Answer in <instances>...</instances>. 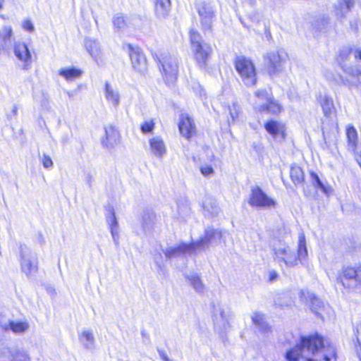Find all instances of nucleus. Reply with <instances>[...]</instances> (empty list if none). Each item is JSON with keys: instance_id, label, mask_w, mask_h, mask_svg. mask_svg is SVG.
Listing matches in <instances>:
<instances>
[{"instance_id": "a878e982", "label": "nucleus", "mask_w": 361, "mask_h": 361, "mask_svg": "<svg viewBox=\"0 0 361 361\" xmlns=\"http://www.w3.org/2000/svg\"><path fill=\"white\" fill-rule=\"evenodd\" d=\"M300 294L301 300H304L310 307L313 312L317 314L318 311L323 307L322 300L308 290H302Z\"/></svg>"}, {"instance_id": "58836bf2", "label": "nucleus", "mask_w": 361, "mask_h": 361, "mask_svg": "<svg viewBox=\"0 0 361 361\" xmlns=\"http://www.w3.org/2000/svg\"><path fill=\"white\" fill-rule=\"evenodd\" d=\"M191 286L198 293H203L204 290V286L200 278L196 274H191L187 276Z\"/></svg>"}, {"instance_id": "423d86ee", "label": "nucleus", "mask_w": 361, "mask_h": 361, "mask_svg": "<svg viewBox=\"0 0 361 361\" xmlns=\"http://www.w3.org/2000/svg\"><path fill=\"white\" fill-rule=\"evenodd\" d=\"M156 57L160 64L165 81L168 84L173 83L178 73V62L176 56L165 51L159 56L156 54Z\"/></svg>"}, {"instance_id": "de8ad7c7", "label": "nucleus", "mask_w": 361, "mask_h": 361, "mask_svg": "<svg viewBox=\"0 0 361 361\" xmlns=\"http://www.w3.org/2000/svg\"><path fill=\"white\" fill-rule=\"evenodd\" d=\"M39 159L42 162L44 168L47 169H51L53 167V161L51 157L46 154H43L39 156Z\"/></svg>"}, {"instance_id": "4d7b16f0", "label": "nucleus", "mask_w": 361, "mask_h": 361, "mask_svg": "<svg viewBox=\"0 0 361 361\" xmlns=\"http://www.w3.org/2000/svg\"><path fill=\"white\" fill-rule=\"evenodd\" d=\"M159 355L162 361H173L164 350H158Z\"/></svg>"}, {"instance_id": "0e129e2a", "label": "nucleus", "mask_w": 361, "mask_h": 361, "mask_svg": "<svg viewBox=\"0 0 361 361\" xmlns=\"http://www.w3.org/2000/svg\"><path fill=\"white\" fill-rule=\"evenodd\" d=\"M66 94L69 98H72L75 95V93L73 92H71V91H67Z\"/></svg>"}, {"instance_id": "a19ab883", "label": "nucleus", "mask_w": 361, "mask_h": 361, "mask_svg": "<svg viewBox=\"0 0 361 361\" xmlns=\"http://www.w3.org/2000/svg\"><path fill=\"white\" fill-rule=\"evenodd\" d=\"M155 214L153 212H145L142 216V227L145 231L149 230L154 224Z\"/></svg>"}, {"instance_id": "13d9d810", "label": "nucleus", "mask_w": 361, "mask_h": 361, "mask_svg": "<svg viewBox=\"0 0 361 361\" xmlns=\"http://www.w3.org/2000/svg\"><path fill=\"white\" fill-rule=\"evenodd\" d=\"M159 355L162 361H173L164 350H158Z\"/></svg>"}, {"instance_id": "39448f33", "label": "nucleus", "mask_w": 361, "mask_h": 361, "mask_svg": "<svg viewBox=\"0 0 361 361\" xmlns=\"http://www.w3.org/2000/svg\"><path fill=\"white\" fill-rule=\"evenodd\" d=\"M255 99L253 108L255 111L278 115L281 111V106L274 101L266 90H257L255 92Z\"/></svg>"}, {"instance_id": "7ed1b4c3", "label": "nucleus", "mask_w": 361, "mask_h": 361, "mask_svg": "<svg viewBox=\"0 0 361 361\" xmlns=\"http://www.w3.org/2000/svg\"><path fill=\"white\" fill-rule=\"evenodd\" d=\"M288 59V54L283 49L270 51L264 56L265 67L270 77H277L285 71Z\"/></svg>"}, {"instance_id": "cd10ccee", "label": "nucleus", "mask_w": 361, "mask_h": 361, "mask_svg": "<svg viewBox=\"0 0 361 361\" xmlns=\"http://www.w3.org/2000/svg\"><path fill=\"white\" fill-rule=\"evenodd\" d=\"M354 5V0H338L335 5V13L338 18H345Z\"/></svg>"}, {"instance_id": "f704fd0d", "label": "nucleus", "mask_w": 361, "mask_h": 361, "mask_svg": "<svg viewBox=\"0 0 361 361\" xmlns=\"http://www.w3.org/2000/svg\"><path fill=\"white\" fill-rule=\"evenodd\" d=\"M346 137L348 147L351 150H355L357 146V133L353 126H348L346 128Z\"/></svg>"}, {"instance_id": "72a5a7b5", "label": "nucleus", "mask_w": 361, "mask_h": 361, "mask_svg": "<svg viewBox=\"0 0 361 361\" xmlns=\"http://www.w3.org/2000/svg\"><path fill=\"white\" fill-rule=\"evenodd\" d=\"M202 207L204 211V215H215L219 212V207L216 201L210 197L204 198Z\"/></svg>"}, {"instance_id": "aec40b11", "label": "nucleus", "mask_w": 361, "mask_h": 361, "mask_svg": "<svg viewBox=\"0 0 361 361\" xmlns=\"http://www.w3.org/2000/svg\"><path fill=\"white\" fill-rule=\"evenodd\" d=\"M149 145V152L153 157L161 159L166 154V146L161 136L157 135L150 138Z\"/></svg>"}, {"instance_id": "f3484780", "label": "nucleus", "mask_w": 361, "mask_h": 361, "mask_svg": "<svg viewBox=\"0 0 361 361\" xmlns=\"http://www.w3.org/2000/svg\"><path fill=\"white\" fill-rule=\"evenodd\" d=\"M197 12L200 18L202 29L204 31L210 30L214 18L212 6L209 3L202 2L197 6Z\"/></svg>"}, {"instance_id": "0eeeda50", "label": "nucleus", "mask_w": 361, "mask_h": 361, "mask_svg": "<svg viewBox=\"0 0 361 361\" xmlns=\"http://www.w3.org/2000/svg\"><path fill=\"white\" fill-rule=\"evenodd\" d=\"M337 281L344 288L350 290L361 287V265L343 267L338 275Z\"/></svg>"}, {"instance_id": "c85d7f7f", "label": "nucleus", "mask_w": 361, "mask_h": 361, "mask_svg": "<svg viewBox=\"0 0 361 361\" xmlns=\"http://www.w3.org/2000/svg\"><path fill=\"white\" fill-rule=\"evenodd\" d=\"M114 28L116 32H124L131 26V23L128 17H125L121 13L116 14L112 19Z\"/></svg>"}, {"instance_id": "603ef678", "label": "nucleus", "mask_w": 361, "mask_h": 361, "mask_svg": "<svg viewBox=\"0 0 361 361\" xmlns=\"http://www.w3.org/2000/svg\"><path fill=\"white\" fill-rule=\"evenodd\" d=\"M200 171H201V173L204 176H209L212 174H214V171L213 169V168L212 167V166L210 165H202L200 166Z\"/></svg>"}, {"instance_id": "338daca9", "label": "nucleus", "mask_w": 361, "mask_h": 361, "mask_svg": "<svg viewBox=\"0 0 361 361\" xmlns=\"http://www.w3.org/2000/svg\"><path fill=\"white\" fill-rule=\"evenodd\" d=\"M357 350V357H358V359H359V361H361V353L359 352L358 350Z\"/></svg>"}, {"instance_id": "a211bd4d", "label": "nucleus", "mask_w": 361, "mask_h": 361, "mask_svg": "<svg viewBox=\"0 0 361 361\" xmlns=\"http://www.w3.org/2000/svg\"><path fill=\"white\" fill-rule=\"evenodd\" d=\"M343 71L347 74L348 75L352 77L354 80L344 78L342 76H340V79L341 80V83L348 88L351 89L353 87L358 88L359 85H361V81L360 80V76H361V67L358 65L355 66H345L341 68Z\"/></svg>"}, {"instance_id": "2eb2a0df", "label": "nucleus", "mask_w": 361, "mask_h": 361, "mask_svg": "<svg viewBox=\"0 0 361 361\" xmlns=\"http://www.w3.org/2000/svg\"><path fill=\"white\" fill-rule=\"evenodd\" d=\"M0 361H31L28 353L20 348H0Z\"/></svg>"}, {"instance_id": "20e7f679", "label": "nucleus", "mask_w": 361, "mask_h": 361, "mask_svg": "<svg viewBox=\"0 0 361 361\" xmlns=\"http://www.w3.org/2000/svg\"><path fill=\"white\" fill-rule=\"evenodd\" d=\"M235 68L242 82L247 87L256 85L257 72L254 63L251 59L244 56H238L234 61Z\"/></svg>"}, {"instance_id": "c03bdc74", "label": "nucleus", "mask_w": 361, "mask_h": 361, "mask_svg": "<svg viewBox=\"0 0 361 361\" xmlns=\"http://www.w3.org/2000/svg\"><path fill=\"white\" fill-rule=\"evenodd\" d=\"M190 209L186 204H178V212L179 218L182 221H186L187 217L190 214Z\"/></svg>"}, {"instance_id": "49530a36", "label": "nucleus", "mask_w": 361, "mask_h": 361, "mask_svg": "<svg viewBox=\"0 0 361 361\" xmlns=\"http://www.w3.org/2000/svg\"><path fill=\"white\" fill-rule=\"evenodd\" d=\"M281 299L284 300L283 302H281L280 300H277L275 301V305L281 307V308L290 307L293 303L292 298L286 294L283 295Z\"/></svg>"}, {"instance_id": "4468645a", "label": "nucleus", "mask_w": 361, "mask_h": 361, "mask_svg": "<svg viewBox=\"0 0 361 361\" xmlns=\"http://www.w3.org/2000/svg\"><path fill=\"white\" fill-rule=\"evenodd\" d=\"M264 127L275 141L281 142L285 140L286 128L283 122L270 119L264 123Z\"/></svg>"}, {"instance_id": "2f4dec72", "label": "nucleus", "mask_w": 361, "mask_h": 361, "mask_svg": "<svg viewBox=\"0 0 361 361\" xmlns=\"http://www.w3.org/2000/svg\"><path fill=\"white\" fill-rule=\"evenodd\" d=\"M84 44L88 53L91 55L94 61H97V57L100 53V47L99 42L95 39L87 37L85 38Z\"/></svg>"}, {"instance_id": "69168bd1", "label": "nucleus", "mask_w": 361, "mask_h": 361, "mask_svg": "<svg viewBox=\"0 0 361 361\" xmlns=\"http://www.w3.org/2000/svg\"><path fill=\"white\" fill-rule=\"evenodd\" d=\"M4 0H0V10L3 8Z\"/></svg>"}, {"instance_id": "9b49d317", "label": "nucleus", "mask_w": 361, "mask_h": 361, "mask_svg": "<svg viewBox=\"0 0 361 361\" xmlns=\"http://www.w3.org/2000/svg\"><path fill=\"white\" fill-rule=\"evenodd\" d=\"M231 317L230 308L221 303H217L213 307V321L216 328L219 330H226L229 326V319Z\"/></svg>"}, {"instance_id": "8fccbe9b", "label": "nucleus", "mask_w": 361, "mask_h": 361, "mask_svg": "<svg viewBox=\"0 0 361 361\" xmlns=\"http://www.w3.org/2000/svg\"><path fill=\"white\" fill-rule=\"evenodd\" d=\"M192 90L195 92V94L199 95V97L203 99V98L205 97L206 94L204 92V90L202 88V87L200 85L198 82H195L192 85Z\"/></svg>"}, {"instance_id": "774afa93", "label": "nucleus", "mask_w": 361, "mask_h": 361, "mask_svg": "<svg viewBox=\"0 0 361 361\" xmlns=\"http://www.w3.org/2000/svg\"><path fill=\"white\" fill-rule=\"evenodd\" d=\"M155 262L157 264V265L160 267L161 264H159V261L155 258Z\"/></svg>"}, {"instance_id": "5fc2aeb1", "label": "nucleus", "mask_w": 361, "mask_h": 361, "mask_svg": "<svg viewBox=\"0 0 361 361\" xmlns=\"http://www.w3.org/2000/svg\"><path fill=\"white\" fill-rule=\"evenodd\" d=\"M22 26L25 30L29 32H32L35 30L34 25L30 20H25L23 21Z\"/></svg>"}, {"instance_id": "dca6fc26", "label": "nucleus", "mask_w": 361, "mask_h": 361, "mask_svg": "<svg viewBox=\"0 0 361 361\" xmlns=\"http://www.w3.org/2000/svg\"><path fill=\"white\" fill-rule=\"evenodd\" d=\"M128 48L133 69L141 74H144L147 70V64L143 52L139 47H133L130 44L128 45Z\"/></svg>"}, {"instance_id": "e2e57ef3", "label": "nucleus", "mask_w": 361, "mask_h": 361, "mask_svg": "<svg viewBox=\"0 0 361 361\" xmlns=\"http://www.w3.org/2000/svg\"><path fill=\"white\" fill-rule=\"evenodd\" d=\"M324 75L325 77L329 80H335V78H334V75H332V74H329L327 73H324Z\"/></svg>"}, {"instance_id": "4be33fe9", "label": "nucleus", "mask_w": 361, "mask_h": 361, "mask_svg": "<svg viewBox=\"0 0 361 361\" xmlns=\"http://www.w3.org/2000/svg\"><path fill=\"white\" fill-rule=\"evenodd\" d=\"M1 328L4 331H11L15 334L21 335L28 331L30 324L25 320H9L8 322L3 323V324L1 325Z\"/></svg>"}, {"instance_id": "ea45409f", "label": "nucleus", "mask_w": 361, "mask_h": 361, "mask_svg": "<svg viewBox=\"0 0 361 361\" xmlns=\"http://www.w3.org/2000/svg\"><path fill=\"white\" fill-rule=\"evenodd\" d=\"M310 180L312 184L315 188L319 189L325 195L329 194V188L324 184V183L320 180L319 176L316 173L313 171L310 173Z\"/></svg>"}, {"instance_id": "c9c22d12", "label": "nucleus", "mask_w": 361, "mask_h": 361, "mask_svg": "<svg viewBox=\"0 0 361 361\" xmlns=\"http://www.w3.org/2000/svg\"><path fill=\"white\" fill-rule=\"evenodd\" d=\"M252 320L261 332L266 334L269 330V325L264 321V314L255 312L252 316Z\"/></svg>"}, {"instance_id": "4c0bfd02", "label": "nucleus", "mask_w": 361, "mask_h": 361, "mask_svg": "<svg viewBox=\"0 0 361 361\" xmlns=\"http://www.w3.org/2000/svg\"><path fill=\"white\" fill-rule=\"evenodd\" d=\"M351 52L352 49L348 47H343L339 51L336 60L341 68L347 66L346 63L349 60Z\"/></svg>"}, {"instance_id": "3c124183", "label": "nucleus", "mask_w": 361, "mask_h": 361, "mask_svg": "<svg viewBox=\"0 0 361 361\" xmlns=\"http://www.w3.org/2000/svg\"><path fill=\"white\" fill-rule=\"evenodd\" d=\"M355 336L356 341L361 350V320L357 322L355 326Z\"/></svg>"}, {"instance_id": "ddd939ff", "label": "nucleus", "mask_w": 361, "mask_h": 361, "mask_svg": "<svg viewBox=\"0 0 361 361\" xmlns=\"http://www.w3.org/2000/svg\"><path fill=\"white\" fill-rule=\"evenodd\" d=\"M197 251L193 243H182L176 245L168 247L164 250L165 257L169 259L185 257L187 254L192 255Z\"/></svg>"}, {"instance_id": "a18cd8bd", "label": "nucleus", "mask_w": 361, "mask_h": 361, "mask_svg": "<svg viewBox=\"0 0 361 361\" xmlns=\"http://www.w3.org/2000/svg\"><path fill=\"white\" fill-rule=\"evenodd\" d=\"M229 115L231 116V122L234 123L238 118L240 112V106L238 104L233 103L231 106H228Z\"/></svg>"}, {"instance_id": "9d476101", "label": "nucleus", "mask_w": 361, "mask_h": 361, "mask_svg": "<svg viewBox=\"0 0 361 361\" xmlns=\"http://www.w3.org/2000/svg\"><path fill=\"white\" fill-rule=\"evenodd\" d=\"M13 53L19 61V66L23 71L31 69L34 57L28 46L25 42H16L13 46Z\"/></svg>"}, {"instance_id": "6e6552de", "label": "nucleus", "mask_w": 361, "mask_h": 361, "mask_svg": "<svg viewBox=\"0 0 361 361\" xmlns=\"http://www.w3.org/2000/svg\"><path fill=\"white\" fill-rule=\"evenodd\" d=\"M248 204L251 207L259 209H271L276 206V200L257 185L251 188Z\"/></svg>"}, {"instance_id": "b1692460", "label": "nucleus", "mask_w": 361, "mask_h": 361, "mask_svg": "<svg viewBox=\"0 0 361 361\" xmlns=\"http://www.w3.org/2000/svg\"><path fill=\"white\" fill-rule=\"evenodd\" d=\"M104 97L107 102L111 105L114 109H117L120 105L121 95L118 90L111 85L109 83L106 82L104 88Z\"/></svg>"}, {"instance_id": "393cba45", "label": "nucleus", "mask_w": 361, "mask_h": 361, "mask_svg": "<svg viewBox=\"0 0 361 361\" xmlns=\"http://www.w3.org/2000/svg\"><path fill=\"white\" fill-rule=\"evenodd\" d=\"M119 141V133L112 126L105 128V138L102 140V145L107 149L113 148Z\"/></svg>"}, {"instance_id": "f257e3e1", "label": "nucleus", "mask_w": 361, "mask_h": 361, "mask_svg": "<svg viewBox=\"0 0 361 361\" xmlns=\"http://www.w3.org/2000/svg\"><path fill=\"white\" fill-rule=\"evenodd\" d=\"M319 350L324 351V361H336L334 347L326 346L318 334L300 336L299 342L286 351L285 358L286 361H317L314 357Z\"/></svg>"}, {"instance_id": "052dcab7", "label": "nucleus", "mask_w": 361, "mask_h": 361, "mask_svg": "<svg viewBox=\"0 0 361 361\" xmlns=\"http://www.w3.org/2000/svg\"><path fill=\"white\" fill-rule=\"evenodd\" d=\"M278 277V274L275 271H270L269 274V280L270 281H274Z\"/></svg>"}, {"instance_id": "412c9836", "label": "nucleus", "mask_w": 361, "mask_h": 361, "mask_svg": "<svg viewBox=\"0 0 361 361\" xmlns=\"http://www.w3.org/2000/svg\"><path fill=\"white\" fill-rule=\"evenodd\" d=\"M180 134L187 139L195 133V126L192 119L187 114H182L178 125Z\"/></svg>"}, {"instance_id": "f8f14e48", "label": "nucleus", "mask_w": 361, "mask_h": 361, "mask_svg": "<svg viewBox=\"0 0 361 361\" xmlns=\"http://www.w3.org/2000/svg\"><path fill=\"white\" fill-rule=\"evenodd\" d=\"M222 237V232L213 228L205 229L204 237L193 242L197 250H203L208 248L211 245L219 242Z\"/></svg>"}, {"instance_id": "5701e85b", "label": "nucleus", "mask_w": 361, "mask_h": 361, "mask_svg": "<svg viewBox=\"0 0 361 361\" xmlns=\"http://www.w3.org/2000/svg\"><path fill=\"white\" fill-rule=\"evenodd\" d=\"M78 340L84 349L90 351L94 350L96 341L93 331L91 329H82L78 333Z\"/></svg>"}, {"instance_id": "37998d69", "label": "nucleus", "mask_w": 361, "mask_h": 361, "mask_svg": "<svg viewBox=\"0 0 361 361\" xmlns=\"http://www.w3.org/2000/svg\"><path fill=\"white\" fill-rule=\"evenodd\" d=\"M35 101L37 102L44 109H47L49 105V100L46 94H44L43 92H40L39 94H35Z\"/></svg>"}, {"instance_id": "bf43d9fd", "label": "nucleus", "mask_w": 361, "mask_h": 361, "mask_svg": "<svg viewBox=\"0 0 361 361\" xmlns=\"http://www.w3.org/2000/svg\"><path fill=\"white\" fill-rule=\"evenodd\" d=\"M17 114L18 108L16 105H13L11 113L7 114V117L8 119H12L13 117H16Z\"/></svg>"}, {"instance_id": "864d4df0", "label": "nucleus", "mask_w": 361, "mask_h": 361, "mask_svg": "<svg viewBox=\"0 0 361 361\" xmlns=\"http://www.w3.org/2000/svg\"><path fill=\"white\" fill-rule=\"evenodd\" d=\"M84 180L87 185L91 188L94 182V177L90 171H85L83 173Z\"/></svg>"}, {"instance_id": "bb28decb", "label": "nucleus", "mask_w": 361, "mask_h": 361, "mask_svg": "<svg viewBox=\"0 0 361 361\" xmlns=\"http://www.w3.org/2000/svg\"><path fill=\"white\" fill-rule=\"evenodd\" d=\"M317 99L322 108L324 116H330L335 110L332 97L327 94H319Z\"/></svg>"}, {"instance_id": "09e8293b", "label": "nucleus", "mask_w": 361, "mask_h": 361, "mask_svg": "<svg viewBox=\"0 0 361 361\" xmlns=\"http://www.w3.org/2000/svg\"><path fill=\"white\" fill-rule=\"evenodd\" d=\"M154 128V123L153 120L145 121L140 126L142 133L146 134L153 131Z\"/></svg>"}, {"instance_id": "7c9ffc66", "label": "nucleus", "mask_w": 361, "mask_h": 361, "mask_svg": "<svg viewBox=\"0 0 361 361\" xmlns=\"http://www.w3.org/2000/svg\"><path fill=\"white\" fill-rule=\"evenodd\" d=\"M171 0H156L155 14L159 18H166L171 11Z\"/></svg>"}, {"instance_id": "c756f323", "label": "nucleus", "mask_w": 361, "mask_h": 361, "mask_svg": "<svg viewBox=\"0 0 361 361\" xmlns=\"http://www.w3.org/2000/svg\"><path fill=\"white\" fill-rule=\"evenodd\" d=\"M106 221L109 224L113 240L116 245H118L119 238L118 224L114 209L110 211L109 215L106 217Z\"/></svg>"}, {"instance_id": "6e6d98bb", "label": "nucleus", "mask_w": 361, "mask_h": 361, "mask_svg": "<svg viewBox=\"0 0 361 361\" xmlns=\"http://www.w3.org/2000/svg\"><path fill=\"white\" fill-rule=\"evenodd\" d=\"M159 355L162 361H173L164 350H158Z\"/></svg>"}, {"instance_id": "e433bc0d", "label": "nucleus", "mask_w": 361, "mask_h": 361, "mask_svg": "<svg viewBox=\"0 0 361 361\" xmlns=\"http://www.w3.org/2000/svg\"><path fill=\"white\" fill-rule=\"evenodd\" d=\"M290 176L295 185L302 184L305 178L303 171L298 166H291Z\"/></svg>"}, {"instance_id": "6ab92c4d", "label": "nucleus", "mask_w": 361, "mask_h": 361, "mask_svg": "<svg viewBox=\"0 0 361 361\" xmlns=\"http://www.w3.org/2000/svg\"><path fill=\"white\" fill-rule=\"evenodd\" d=\"M198 47L197 48L192 47L191 50L194 54L197 66L200 68H204L207 66V62L212 49L210 45L207 43L202 44Z\"/></svg>"}, {"instance_id": "f03ea898", "label": "nucleus", "mask_w": 361, "mask_h": 361, "mask_svg": "<svg viewBox=\"0 0 361 361\" xmlns=\"http://www.w3.org/2000/svg\"><path fill=\"white\" fill-rule=\"evenodd\" d=\"M272 246L275 259L281 267L283 264L286 267H295L298 264V262L304 264L307 259V249L303 233H300L298 236L297 256L293 250L281 240H274Z\"/></svg>"}, {"instance_id": "79ce46f5", "label": "nucleus", "mask_w": 361, "mask_h": 361, "mask_svg": "<svg viewBox=\"0 0 361 361\" xmlns=\"http://www.w3.org/2000/svg\"><path fill=\"white\" fill-rule=\"evenodd\" d=\"M190 40L191 48H192V47L197 48V47H198L199 45L204 44L202 42V37L200 35V33L194 30H191L190 31Z\"/></svg>"}, {"instance_id": "1a4fd4ad", "label": "nucleus", "mask_w": 361, "mask_h": 361, "mask_svg": "<svg viewBox=\"0 0 361 361\" xmlns=\"http://www.w3.org/2000/svg\"><path fill=\"white\" fill-rule=\"evenodd\" d=\"M20 264L21 271L28 278L35 276L38 271L36 254L25 245L20 247Z\"/></svg>"}, {"instance_id": "473e14b6", "label": "nucleus", "mask_w": 361, "mask_h": 361, "mask_svg": "<svg viewBox=\"0 0 361 361\" xmlns=\"http://www.w3.org/2000/svg\"><path fill=\"white\" fill-rule=\"evenodd\" d=\"M59 75L67 81H72L82 75V71L75 67L63 68L59 71Z\"/></svg>"}, {"instance_id": "680f3d73", "label": "nucleus", "mask_w": 361, "mask_h": 361, "mask_svg": "<svg viewBox=\"0 0 361 361\" xmlns=\"http://www.w3.org/2000/svg\"><path fill=\"white\" fill-rule=\"evenodd\" d=\"M354 56L356 59L361 61V49H357L354 51Z\"/></svg>"}]
</instances>
